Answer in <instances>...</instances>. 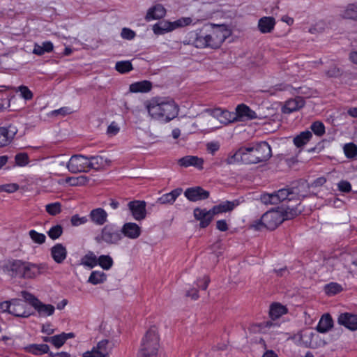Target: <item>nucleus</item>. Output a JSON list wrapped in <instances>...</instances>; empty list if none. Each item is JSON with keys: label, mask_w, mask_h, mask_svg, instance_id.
Masks as SVG:
<instances>
[{"label": "nucleus", "mask_w": 357, "mask_h": 357, "mask_svg": "<svg viewBox=\"0 0 357 357\" xmlns=\"http://www.w3.org/2000/svg\"><path fill=\"white\" fill-rule=\"evenodd\" d=\"M209 278L208 276H203L197 280L196 286L199 287L200 289L205 290L207 289L208 285L209 284Z\"/></svg>", "instance_id": "680f3d73"}, {"label": "nucleus", "mask_w": 357, "mask_h": 357, "mask_svg": "<svg viewBox=\"0 0 357 357\" xmlns=\"http://www.w3.org/2000/svg\"><path fill=\"white\" fill-rule=\"evenodd\" d=\"M98 256L92 251H88L82 257L79 261V265L92 269L98 266Z\"/></svg>", "instance_id": "c756f323"}, {"label": "nucleus", "mask_w": 357, "mask_h": 357, "mask_svg": "<svg viewBox=\"0 0 357 357\" xmlns=\"http://www.w3.org/2000/svg\"><path fill=\"white\" fill-rule=\"evenodd\" d=\"M128 208L134 220L141 221L146 217V203L142 200H132L128 203Z\"/></svg>", "instance_id": "ddd939ff"}, {"label": "nucleus", "mask_w": 357, "mask_h": 357, "mask_svg": "<svg viewBox=\"0 0 357 357\" xmlns=\"http://www.w3.org/2000/svg\"><path fill=\"white\" fill-rule=\"evenodd\" d=\"M113 347V343L107 340H102L98 342L91 351L87 352L91 354V357H109Z\"/></svg>", "instance_id": "dca6fc26"}, {"label": "nucleus", "mask_w": 357, "mask_h": 357, "mask_svg": "<svg viewBox=\"0 0 357 357\" xmlns=\"http://www.w3.org/2000/svg\"><path fill=\"white\" fill-rule=\"evenodd\" d=\"M204 159L195 155H186L178 160V165L184 168L193 167L198 170L204 168Z\"/></svg>", "instance_id": "a211bd4d"}, {"label": "nucleus", "mask_w": 357, "mask_h": 357, "mask_svg": "<svg viewBox=\"0 0 357 357\" xmlns=\"http://www.w3.org/2000/svg\"><path fill=\"white\" fill-rule=\"evenodd\" d=\"M182 189L176 188L172 190L169 193H166L162 195L160 197L158 198V202L162 204H172L177 197L181 194Z\"/></svg>", "instance_id": "f704fd0d"}, {"label": "nucleus", "mask_w": 357, "mask_h": 357, "mask_svg": "<svg viewBox=\"0 0 357 357\" xmlns=\"http://www.w3.org/2000/svg\"><path fill=\"white\" fill-rule=\"evenodd\" d=\"M200 22L199 20H193L190 17H182L174 22L162 20L153 25L152 30L155 35H163L178 28L189 25H196Z\"/></svg>", "instance_id": "39448f33"}, {"label": "nucleus", "mask_w": 357, "mask_h": 357, "mask_svg": "<svg viewBox=\"0 0 357 357\" xmlns=\"http://www.w3.org/2000/svg\"><path fill=\"white\" fill-rule=\"evenodd\" d=\"M338 190L343 192H349L351 190V185L349 181H341L337 184Z\"/></svg>", "instance_id": "e2e57ef3"}, {"label": "nucleus", "mask_w": 357, "mask_h": 357, "mask_svg": "<svg viewBox=\"0 0 357 357\" xmlns=\"http://www.w3.org/2000/svg\"><path fill=\"white\" fill-rule=\"evenodd\" d=\"M15 161L17 166L25 167L29 164V159L26 153H20L15 156Z\"/></svg>", "instance_id": "864d4df0"}, {"label": "nucleus", "mask_w": 357, "mask_h": 357, "mask_svg": "<svg viewBox=\"0 0 357 357\" xmlns=\"http://www.w3.org/2000/svg\"><path fill=\"white\" fill-rule=\"evenodd\" d=\"M121 35L124 39L131 40L135 38V33L128 28H123L121 31Z\"/></svg>", "instance_id": "0e129e2a"}, {"label": "nucleus", "mask_w": 357, "mask_h": 357, "mask_svg": "<svg viewBox=\"0 0 357 357\" xmlns=\"http://www.w3.org/2000/svg\"><path fill=\"white\" fill-rule=\"evenodd\" d=\"M45 210L51 215H56L61 211V204L59 202L48 204L45 206Z\"/></svg>", "instance_id": "09e8293b"}, {"label": "nucleus", "mask_w": 357, "mask_h": 357, "mask_svg": "<svg viewBox=\"0 0 357 357\" xmlns=\"http://www.w3.org/2000/svg\"><path fill=\"white\" fill-rule=\"evenodd\" d=\"M70 222L72 225L77 227L86 223L88 222V218L86 216L81 217L78 215H75L72 216Z\"/></svg>", "instance_id": "052dcab7"}, {"label": "nucleus", "mask_w": 357, "mask_h": 357, "mask_svg": "<svg viewBox=\"0 0 357 357\" xmlns=\"http://www.w3.org/2000/svg\"><path fill=\"white\" fill-rule=\"evenodd\" d=\"M274 193L277 199V204L286 199L291 200L292 199V192H291L289 189H280Z\"/></svg>", "instance_id": "49530a36"}, {"label": "nucleus", "mask_w": 357, "mask_h": 357, "mask_svg": "<svg viewBox=\"0 0 357 357\" xmlns=\"http://www.w3.org/2000/svg\"><path fill=\"white\" fill-rule=\"evenodd\" d=\"M204 112L208 113L213 118L216 119L222 124H229L236 121V115L234 112H229L227 109H222L220 107L214 109H206Z\"/></svg>", "instance_id": "f8f14e48"}, {"label": "nucleus", "mask_w": 357, "mask_h": 357, "mask_svg": "<svg viewBox=\"0 0 357 357\" xmlns=\"http://www.w3.org/2000/svg\"><path fill=\"white\" fill-rule=\"evenodd\" d=\"M324 291L329 296H334L343 290L341 284L337 282H330L324 286Z\"/></svg>", "instance_id": "c03bdc74"}, {"label": "nucleus", "mask_w": 357, "mask_h": 357, "mask_svg": "<svg viewBox=\"0 0 357 357\" xmlns=\"http://www.w3.org/2000/svg\"><path fill=\"white\" fill-rule=\"evenodd\" d=\"M122 238L123 236L120 233V230L114 224L105 225L100 234L95 237V240L98 243H105L107 245H117Z\"/></svg>", "instance_id": "6e6552de"}, {"label": "nucleus", "mask_w": 357, "mask_h": 357, "mask_svg": "<svg viewBox=\"0 0 357 357\" xmlns=\"http://www.w3.org/2000/svg\"><path fill=\"white\" fill-rule=\"evenodd\" d=\"M19 189V185L17 183H6L0 185V192H6L8 193H13Z\"/></svg>", "instance_id": "13d9d810"}, {"label": "nucleus", "mask_w": 357, "mask_h": 357, "mask_svg": "<svg viewBox=\"0 0 357 357\" xmlns=\"http://www.w3.org/2000/svg\"><path fill=\"white\" fill-rule=\"evenodd\" d=\"M275 193H264L261 195L260 199L265 204H277V199Z\"/></svg>", "instance_id": "6e6d98bb"}, {"label": "nucleus", "mask_w": 357, "mask_h": 357, "mask_svg": "<svg viewBox=\"0 0 357 357\" xmlns=\"http://www.w3.org/2000/svg\"><path fill=\"white\" fill-rule=\"evenodd\" d=\"M337 323L350 331H355L357 330V315L349 312L341 313L337 318Z\"/></svg>", "instance_id": "6ab92c4d"}, {"label": "nucleus", "mask_w": 357, "mask_h": 357, "mask_svg": "<svg viewBox=\"0 0 357 357\" xmlns=\"http://www.w3.org/2000/svg\"><path fill=\"white\" fill-rule=\"evenodd\" d=\"M107 279V275L102 271H93L88 280L87 282L97 285L104 283Z\"/></svg>", "instance_id": "e433bc0d"}, {"label": "nucleus", "mask_w": 357, "mask_h": 357, "mask_svg": "<svg viewBox=\"0 0 357 357\" xmlns=\"http://www.w3.org/2000/svg\"><path fill=\"white\" fill-rule=\"evenodd\" d=\"M25 300L12 298L0 303V310L8 312L13 316L22 318H28L32 313L25 303Z\"/></svg>", "instance_id": "0eeeda50"}, {"label": "nucleus", "mask_w": 357, "mask_h": 357, "mask_svg": "<svg viewBox=\"0 0 357 357\" xmlns=\"http://www.w3.org/2000/svg\"><path fill=\"white\" fill-rule=\"evenodd\" d=\"M305 105V100L301 97H296L289 99L285 102L282 107V112L284 114H290L302 108Z\"/></svg>", "instance_id": "a878e982"}, {"label": "nucleus", "mask_w": 357, "mask_h": 357, "mask_svg": "<svg viewBox=\"0 0 357 357\" xmlns=\"http://www.w3.org/2000/svg\"><path fill=\"white\" fill-rule=\"evenodd\" d=\"M89 160L83 155H74L66 163V168L73 174L86 172L89 171Z\"/></svg>", "instance_id": "9d476101"}, {"label": "nucleus", "mask_w": 357, "mask_h": 357, "mask_svg": "<svg viewBox=\"0 0 357 357\" xmlns=\"http://www.w3.org/2000/svg\"><path fill=\"white\" fill-rule=\"evenodd\" d=\"M29 236L32 241L37 244H43L46 241V236L43 233H39L34 229L29 231Z\"/></svg>", "instance_id": "de8ad7c7"}, {"label": "nucleus", "mask_w": 357, "mask_h": 357, "mask_svg": "<svg viewBox=\"0 0 357 357\" xmlns=\"http://www.w3.org/2000/svg\"><path fill=\"white\" fill-rule=\"evenodd\" d=\"M317 337L311 330L307 329L294 335L291 339L298 345L305 347H315L317 344L314 339Z\"/></svg>", "instance_id": "9b49d317"}, {"label": "nucleus", "mask_w": 357, "mask_h": 357, "mask_svg": "<svg viewBox=\"0 0 357 357\" xmlns=\"http://www.w3.org/2000/svg\"><path fill=\"white\" fill-rule=\"evenodd\" d=\"M73 112V110L70 107H61V108L54 111L55 114H61L63 116H65L66 114H72Z\"/></svg>", "instance_id": "338daca9"}, {"label": "nucleus", "mask_w": 357, "mask_h": 357, "mask_svg": "<svg viewBox=\"0 0 357 357\" xmlns=\"http://www.w3.org/2000/svg\"><path fill=\"white\" fill-rule=\"evenodd\" d=\"M312 137V132L309 130L301 132L294 138V144L298 148L302 147L311 139Z\"/></svg>", "instance_id": "ea45409f"}, {"label": "nucleus", "mask_w": 357, "mask_h": 357, "mask_svg": "<svg viewBox=\"0 0 357 357\" xmlns=\"http://www.w3.org/2000/svg\"><path fill=\"white\" fill-rule=\"evenodd\" d=\"M75 337L73 333H62L59 335L52 336V344L57 349L61 347L66 340Z\"/></svg>", "instance_id": "a19ab883"}, {"label": "nucleus", "mask_w": 357, "mask_h": 357, "mask_svg": "<svg viewBox=\"0 0 357 357\" xmlns=\"http://www.w3.org/2000/svg\"><path fill=\"white\" fill-rule=\"evenodd\" d=\"M50 255L56 263L61 264L66 260L68 255L66 247L62 243H56L51 248Z\"/></svg>", "instance_id": "b1692460"}, {"label": "nucleus", "mask_w": 357, "mask_h": 357, "mask_svg": "<svg viewBox=\"0 0 357 357\" xmlns=\"http://www.w3.org/2000/svg\"><path fill=\"white\" fill-rule=\"evenodd\" d=\"M287 313V308L279 303H274L270 306L269 314L272 319H276Z\"/></svg>", "instance_id": "c9c22d12"}, {"label": "nucleus", "mask_w": 357, "mask_h": 357, "mask_svg": "<svg viewBox=\"0 0 357 357\" xmlns=\"http://www.w3.org/2000/svg\"><path fill=\"white\" fill-rule=\"evenodd\" d=\"M152 89V83L148 80H143L132 83L129 86L130 93H148Z\"/></svg>", "instance_id": "2f4dec72"}, {"label": "nucleus", "mask_w": 357, "mask_h": 357, "mask_svg": "<svg viewBox=\"0 0 357 357\" xmlns=\"http://www.w3.org/2000/svg\"><path fill=\"white\" fill-rule=\"evenodd\" d=\"M21 296L28 302L41 317H47L54 314L55 307L51 304H46L40 301L33 294L22 291Z\"/></svg>", "instance_id": "1a4fd4ad"}, {"label": "nucleus", "mask_w": 357, "mask_h": 357, "mask_svg": "<svg viewBox=\"0 0 357 357\" xmlns=\"http://www.w3.org/2000/svg\"><path fill=\"white\" fill-rule=\"evenodd\" d=\"M271 155V148L267 142L252 143L231 153L227 158V163L257 164L267 161Z\"/></svg>", "instance_id": "f257e3e1"}, {"label": "nucleus", "mask_w": 357, "mask_h": 357, "mask_svg": "<svg viewBox=\"0 0 357 357\" xmlns=\"http://www.w3.org/2000/svg\"><path fill=\"white\" fill-rule=\"evenodd\" d=\"M343 149L346 157L348 158H353L357 155V146L353 143L346 144Z\"/></svg>", "instance_id": "8fccbe9b"}, {"label": "nucleus", "mask_w": 357, "mask_h": 357, "mask_svg": "<svg viewBox=\"0 0 357 357\" xmlns=\"http://www.w3.org/2000/svg\"><path fill=\"white\" fill-rule=\"evenodd\" d=\"M275 24L276 21L273 17L264 16L259 20L257 27L261 33H269L274 30Z\"/></svg>", "instance_id": "393cba45"}, {"label": "nucleus", "mask_w": 357, "mask_h": 357, "mask_svg": "<svg viewBox=\"0 0 357 357\" xmlns=\"http://www.w3.org/2000/svg\"><path fill=\"white\" fill-rule=\"evenodd\" d=\"M142 227L135 222L124 223L120 230L122 236L130 240H136L142 235Z\"/></svg>", "instance_id": "2eb2a0df"}, {"label": "nucleus", "mask_w": 357, "mask_h": 357, "mask_svg": "<svg viewBox=\"0 0 357 357\" xmlns=\"http://www.w3.org/2000/svg\"><path fill=\"white\" fill-rule=\"evenodd\" d=\"M86 178L84 176L78 177H68L66 179V183L71 186H77L84 183Z\"/></svg>", "instance_id": "4d7b16f0"}, {"label": "nucleus", "mask_w": 357, "mask_h": 357, "mask_svg": "<svg viewBox=\"0 0 357 357\" xmlns=\"http://www.w3.org/2000/svg\"><path fill=\"white\" fill-rule=\"evenodd\" d=\"M88 158L89 160V170L91 169H99L105 168V167L109 166L111 164L110 160L101 155L91 156Z\"/></svg>", "instance_id": "c85d7f7f"}, {"label": "nucleus", "mask_w": 357, "mask_h": 357, "mask_svg": "<svg viewBox=\"0 0 357 357\" xmlns=\"http://www.w3.org/2000/svg\"><path fill=\"white\" fill-rule=\"evenodd\" d=\"M120 129L119 125L116 122L112 121L107 127V134L109 137H114L119 132Z\"/></svg>", "instance_id": "bf43d9fd"}, {"label": "nucleus", "mask_w": 357, "mask_h": 357, "mask_svg": "<svg viewBox=\"0 0 357 357\" xmlns=\"http://www.w3.org/2000/svg\"><path fill=\"white\" fill-rule=\"evenodd\" d=\"M160 337L158 328L151 327L144 335L137 357H158Z\"/></svg>", "instance_id": "20e7f679"}, {"label": "nucleus", "mask_w": 357, "mask_h": 357, "mask_svg": "<svg viewBox=\"0 0 357 357\" xmlns=\"http://www.w3.org/2000/svg\"><path fill=\"white\" fill-rule=\"evenodd\" d=\"M144 106L149 117L162 123L170 122L179 113V106L170 98L154 97L146 101Z\"/></svg>", "instance_id": "f03ea898"}, {"label": "nucleus", "mask_w": 357, "mask_h": 357, "mask_svg": "<svg viewBox=\"0 0 357 357\" xmlns=\"http://www.w3.org/2000/svg\"><path fill=\"white\" fill-rule=\"evenodd\" d=\"M17 128L10 125L7 127H0V147L9 144L17 132Z\"/></svg>", "instance_id": "aec40b11"}, {"label": "nucleus", "mask_w": 357, "mask_h": 357, "mask_svg": "<svg viewBox=\"0 0 357 357\" xmlns=\"http://www.w3.org/2000/svg\"><path fill=\"white\" fill-rule=\"evenodd\" d=\"M98 266L102 270L109 271L114 265V261L111 256L108 255H102L98 257Z\"/></svg>", "instance_id": "37998d69"}, {"label": "nucleus", "mask_w": 357, "mask_h": 357, "mask_svg": "<svg viewBox=\"0 0 357 357\" xmlns=\"http://www.w3.org/2000/svg\"><path fill=\"white\" fill-rule=\"evenodd\" d=\"M62 233L63 228L59 225L52 226L47 231L49 237L52 240L59 238L61 236Z\"/></svg>", "instance_id": "3c124183"}, {"label": "nucleus", "mask_w": 357, "mask_h": 357, "mask_svg": "<svg viewBox=\"0 0 357 357\" xmlns=\"http://www.w3.org/2000/svg\"><path fill=\"white\" fill-rule=\"evenodd\" d=\"M239 202L237 200L234 201H225L220 204L214 206L212 209L215 215L226 213L232 211L234 208L238 206Z\"/></svg>", "instance_id": "7c9ffc66"}, {"label": "nucleus", "mask_w": 357, "mask_h": 357, "mask_svg": "<svg viewBox=\"0 0 357 357\" xmlns=\"http://www.w3.org/2000/svg\"><path fill=\"white\" fill-rule=\"evenodd\" d=\"M53 50L54 45L51 41H44L41 44H34L33 53L38 56H42L45 53L52 52Z\"/></svg>", "instance_id": "473e14b6"}, {"label": "nucleus", "mask_w": 357, "mask_h": 357, "mask_svg": "<svg viewBox=\"0 0 357 357\" xmlns=\"http://www.w3.org/2000/svg\"><path fill=\"white\" fill-rule=\"evenodd\" d=\"M333 321L330 314H324L320 319L317 326V331L320 333H326L332 328Z\"/></svg>", "instance_id": "72a5a7b5"}, {"label": "nucleus", "mask_w": 357, "mask_h": 357, "mask_svg": "<svg viewBox=\"0 0 357 357\" xmlns=\"http://www.w3.org/2000/svg\"><path fill=\"white\" fill-rule=\"evenodd\" d=\"M16 91L20 92V96L25 100H30L33 97L32 91L26 86L24 85L18 86Z\"/></svg>", "instance_id": "603ef678"}, {"label": "nucleus", "mask_w": 357, "mask_h": 357, "mask_svg": "<svg viewBox=\"0 0 357 357\" xmlns=\"http://www.w3.org/2000/svg\"><path fill=\"white\" fill-rule=\"evenodd\" d=\"M166 9L161 4H156L149 8L146 12L145 19L149 22L151 20H159L165 17Z\"/></svg>", "instance_id": "cd10ccee"}, {"label": "nucleus", "mask_w": 357, "mask_h": 357, "mask_svg": "<svg viewBox=\"0 0 357 357\" xmlns=\"http://www.w3.org/2000/svg\"><path fill=\"white\" fill-rule=\"evenodd\" d=\"M216 227L221 231H225L228 229V225L225 220H220L216 222Z\"/></svg>", "instance_id": "69168bd1"}, {"label": "nucleus", "mask_w": 357, "mask_h": 357, "mask_svg": "<svg viewBox=\"0 0 357 357\" xmlns=\"http://www.w3.org/2000/svg\"><path fill=\"white\" fill-rule=\"evenodd\" d=\"M108 214L102 208H96L91 211L90 220L96 225L102 226L107 222Z\"/></svg>", "instance_id": "bb28decb"}, {"label": "nucleus", "mask_w": 357, "mask_h": 357, "mask_svg": "<svg viewBox=\"0 0 357 357\" xmlns=\"http://www.w3.org/2000/svg\"><path fill=\"white\" fill-rule=\"evenodd\" d=\"M44 269L43 264H36L30 262H25L23 272L21 275L24 278H34L40 275Z\"/></svg>", "instance_id": "412c9836"}, {"label": "nucleus", "mask_w": 357, "mask_h": 357, "mask_svg": "<svg viewBox=\"0 0 357 357\" xmlns=\"http://www.w3.org/2000/svg\"><path fill=\"white\" fill-rule=\"evenodd\" d=\"M184 195L190 201L197 202L208 198L209 192L201 187H195L188 188L185 191Z\"/></svg>", "instance_id": "4be33fe9"}, {"label": "nucleus", "mask_w": 357, "mask_h": 357, "mask_svg": "<svg viewBox=\"0 0 357 357\" xmlns=\"http://www.w3.org/2000/svg\"><path fill=\"white\" fill-rule=\"evenodd\" d=\"M193 215L195 218L199 222V226L202 228L208 227L215 215L212 208L207 210L201 208H195Z\"/></svg>", "instance_id": "f3484780"}, {"label": "nucleus", "mask_w": 357, "mask_h": 357, "mask_svg": "<svg viewBox=\"0 0 357 357\" xmlns=\"http://www.w3.org/2000/svg\"><path fill=\"white\" fill-rule=\"evenodd\" d=\"M293 217L283 209L271 210L266 212L259 220H255L251 225V227L255 230H261L265 227L268 229H274L284 220Z\"/></svg>", "instance_id": "7ed1b4c3"}, {"label": "nucleus", "mask_w": 357, "mask_h": 357, "mask_svg": "<svg viewBox=\"0 0 357 357\" xmlns=\"http://www.w3.org/2000/svg\"><path fill=\"white\" fill-rule=\"evenodd\" d=\"M311 130L314 133V135L321 137L325 133V126L324 123L321 121H315L314 122L311 126Z\"/></svg>", "instance_id": "5fc2aeb1"}, {"label": "nucleus", "mask_w": 357, "mask_h": 357, "mask_svg": "<svg viewBox=\"0 0 357 357\" xmlns=\"http://www.w3.org/2000/svg\"><path fill=\"white\" fill-rule=\"evenodd\" d=\"M25 351L33 355L47 354L50 347L46 344H33L24 348Z\"/></svg>", "instance_id": "58836bf2"}, {"label": "nucleus", "mask_w": 357, "mask_h": 357, "mask_svg": "<svg viewBox=\"0 0 357 357\" xmlns=\"http://www.w3.org/2000/svg\"><path fill=\"white\" fill-rule=\"evenodd\" d=\"M341 17L357 21V4L349 3L341 12Z\"/></svg>", "instance_id": "4c0bfd02"}, {"label": "nucleus", "mask_w": 357, "mask_h": 357, "mask_svg": "<svg viewBox=\"0 0 357 357\" xmlns=\"http://www.w3.org/2000/svg\"><path fill=\"white\" fill-rule=\"evenodd\" d=\"M237 121L252 120L257 118L256 112L244 104L238 105L236 108Z\"/></svg>", "instance_id": "5701e85b"}, {"label": "nucleus", "mask_w": 357, "mask_h": 357, "mask_svg": "<svg viewBox=\"0 0 357 357\" xmlns=\"http://www.w3.org/2000/svg\"><path fill=\"white\" fill-rule=\"evenodd\" d=\"M25 262L21 260H13L8 264V268L12 271L13 275L21 277Z\"/></svg>", "instance_id": "79ce46f5"}, {"label": "nucleus", "mask_w": 357, "mask_h": 357, "mask_svg": "<svg viewBox=\"0 0 357 357\" xmlns=\"http://www.w3.org/2000/svg\"><path fill=\"white\" fill-rule=\"evenodd\" d=\"M41 331L47 335H52L54 333V329L50 324H45L43 325Z\"/></svg>", "instance_id": "774afa93"}, {"label": "nucleus", "mask_w": 357, "mask_h": 357, "mask_svg": "<svg viewBox=\"0 0 357 357\" xmlns=\"http://www.w3.org/2000/svg\"><path fill=\"white\" fill-rule=\"evenodd\" d=\"M115 69L120 73H126L132 70V65L129 61H121L116 63Z\"/></svg>", "instance_id": "a18cd8bd"}, {"label": "nucleus", "mask_w": 357, "mask_h": 357, "mask_svg": "<svg viewBox=\"0 0 357 357\" xmlns=\"http://www.w3.org/2000/svg\"><path fill=\"white\" fill-rule=\"evenodd\" d=\"M186 44L192 45L197 48H207V39L206 33L202 29H196L188 33Z\"/></svg>", "instance_id": "4468645a"}, {"label": "nucleus", "mask_w": 357, "mask_h": 357, "mask_svg": "<svg viewBox=\"0 0 357 357\" xmlns=\"http://www.w3.org/2000/svg\"><path fill=\"white\" fill-rule=\"evenodd\" d=\"M211 29L206 33L207 47L216 49L221 46L224 41L231 35V31L225 24H208Z\"/></svg>", "instance_id": "423d86ee"}]
</instances>
